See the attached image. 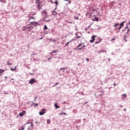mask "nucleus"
<instances>
[{"label": "nucleus", "mask_w": 130, "mask_h": 130, "mask_svg": "<svg viewBox=\"0 0 130 130\" xmlns=\"http://www.w3.org/2000/svg\"><path fill=\"white\" fill-rule=\"evenodd\" d=\"M31 107H32V105H31Z\"/></svg>", "instance_id": "nucleus-54"}, {"label": "nucleus", "mask_w": 130, "mask_h": 130, "mask_svg": "<svg viewBox=\"0 0 130 130\" xmlns=\"http://www.w3.org/2000/svg\"><path fill=\"white\" fill-rule=\"evenodd\" d=\"M10 70L13 72V71H16V70H17V68L15 67L14 69L11 68Z\"/></svg>", "instance_id": "nucleus-24"}, {"label": "nucleus", "mask_w": 130, "mask_h": 130, "mask_svg": "<svg viewBox=\"0 0 130 130\" xmlns=\"http://www.w3.org/2000/svg\"><path fill=\"white\" fill-rule=\"evenodd\" d=\"M58 84H59L58 82L56 83L55 85L53 86V87H55V86H56V85H58Z\"/></svg>", "instance_id": "nucleus-28"}, {"label": "nucleus", "mask_w": 130, "mask_h": 130, "mask_svg": "<svg viewBox=\"0 0 130 130\" xmlns=\"http://www.w3.org/2000/svg\"><path fill=\"white\" fill-rule=\"evenodd\" d=\"M58 51V50H54L52 51L51 53H56Z\"/></svg>", "instance_id": "nucleus-18"}, {"label": "nucleus", "mask_w": 130, "mask_h": 130, "mask_svg": "<svg viewBox=\"0 0 130 130\" xmlns=\"http://www.w3.org/2000/svg\"><path fill=\"white\" fill-rule=\"evenodd\" d=\"M70 42H72V41L68 42V43H66L64 46H69V44L70 43Z\"/></svg>", "instance_id": "nucleus-21"}, {"label": "nucleus", "mask_w": 130, "mask_h": 130, "mask_svg": "<svg viewBox=\"0 0 130 130\" xmlns=\"http://www.w3.org/2000/svg\"><path fill=\"white\" fill-rule=\"evenodd\" d=\"M47 29H48V27H47V26L46 25H45L44 26V30H47Z\"/></svg>", "instance_id": "nucleus-20"}, {"label": "nucleus", "mask_w": 130, "mask_h": 130, "mask_svg": "<svg viewBox=\"0 0 130 130\" xmlns=\"http://www.w3.org/2000/svg\"><path fill=\"white\" fill-rule=\"evenodd\" d=\"M7 63L8 66H12V64H13V63L10 62V60H7Z\"/></svg>", "instance_id": "nucleus-15"}, {"label": "nucleus", "mask_w": 130, "mask_h": 130, "mask_svg": "<svg viewBox=\"0 0 130 130\" xmlns=\"http://www.w3.org/2000/svg\"><path fill=\"white\" fill-rule=\"evenodd\" d=\"M54 106H55L56 109H57V108H60V107L57 106V103H55Z\"/></svg>", "instance_id": "nucleus-13"}, {"label": "nucleus", "mask_w": 130, "mask_h": 130, "mask_svg": "<svg viewBox=\"0 0 130 130\" xmlns=\"http://www.w3.org/2000/svg\"><path fill=\"white\" fill-rule=\"evenodd\" d=\"M37 99V97H36V98L35 99V100H36Z\"/></svg>", "instance_id": "nucleus-40"}, {"label": "nucleus", "mask_w": 130, "mask_h": 130, "mask_svg": "<svg viewBox=\"0 0 130 130\" xmlns=\"http://www.w3.org/2000/svg\"><path fill=\"white\" fill-rule=\"evenodd\" d=\"M1 3H6V1L5 0H0Z\"/></svg>", "instance_id": "nucleus-26"}, {"label": "nucleus", "mask_w": 130, "mask_h": 130, "mask_svg": "<svg viewBox=\"0 0 130 130\" xmlns=\"http://www.w3.org/2000/svg\"><path fill=\"white\" fill-rule=\"evenodd\" d=\"M126 38H127V37H126V36H124L123 37V39L124 40L125 42H127V40H126Z\"/></svg>", "instance_id": "nucleus-14"}, {"label": "nucleus", "mask_w": 130, "mask_h": 130, "mask_svg": "<svg viewBox=\"0 0 130 130\" xmlns=\"http://www.w3.org/2000/svg\"><path fill=\"white\" fill-rule=\"evenodd\" d=\"M89 60H90L89 59V58H86V61L89 62Z\"/></svg>", "instance_id": "nucleus-32"}, {"label": "nucleus", "mask_w": 130, "mask_h": 130, "mask_svg": "<svg viewBox=\"0 0 130 130\" xmlns=\"http://www.w3.org/2000/svg\"><path fill=\"white\" fill-rule=\"evenodd\" d=\"M26 114V111H22L21 113H20L19 114V115L20 116V117H22V116H24L25 114Z\"/></svg>", "instance_id": "nucleus-10"}, {"label": "nucleus", "mask_w": 130, "mask_h": 130, "mask_svg": "<svg viewBox=\"0 0 130 130\" xmlns=\"http://www.w3.org/2000/svg\"><path fill=\"white\" fill-rule=\"evenodd\" d=\"M27 28H30V26H27Z\"/></svg>", "instance_id": "nucleus-48"}, {"label": "nucleus", "mask_w": 130, "mask_h": 130, "mask_svg": "<svg viewBox=\"0 0 130 130\" xmlns=\"http://www.w3.org/2000/svg\"><path fill=\"white\" fill-rule=\"evenodd\" d=\"M47 123H48V124L50 123V119H48L47 120Z\"/></svg>", "instance_id": "nucleus-27"}, {"label": "nucleus", "mask_w": 130, "mask_h": 130, "mask_svg": "<svg viewBox=\"0 0 130 130\" xmlns=\"http://www.w3.org/2000/svg\"><path fill=\"white\" fill-rule=\"evenodd\" d=\"M100 42H101V41H100L99 42H95V43H100Z\"/></svg>", "instance_id": "nucleus-33"}, {"label": "nucleus", "mask_w": 130, "mask_h": 130, "mask_svg": "<svg viewBox=\"0 0 130 130\" xmlns=\"http://www.w3.org/2000/svg\"><path fill=\"white\" fill-rule=\"evenodd\" d=\"M68 3H69V4H71V1H68Z\"/></svg>", "instance_id": "nucleus-38"}, {"label": "nucleus", "mask_w": 130, "mask_h": 130, "mask_svg": "<svg viewBox=\"0 0 130 130\" xmlns=\"http://www.w3.org/2000/svg\"><path fill=\"white\" fill-rule=\"evenodd\" d=\"M35 15V13H34V14H33V16H34Z\"/></svg>", "instance_id": "nucleus-49"}, {"label": "nucleus", "mask_w": 130, "mask_h": 130, "mask_svg": "<svg viewBox=\"0 0 130 130\" xmlns=\"http://www.w3.org/2000/svg\"><path fill=\"white\" fill-rule=\"evenodd\" d=\"M23 31H25V29H23Z\"/></svg>", "instance_id": "nucleus-51"}, {"label": "nucleus", "mask_w": 130, "mask_h": 130, "mask_svg": "<svg viewBox=\"0 0 130 130\" xmlns=\"http://www.w3.org/2000/svg\"><path fill=\"white\" fill-rule=\"evenodd\" d=\"M114 40V39H113L112 40H111V41Z\"/></svg>", "instance_id": "nucleus-46"}, {"label": "nucleus", "mask_w": 130, "mask_h": 130, "mask_svg": "<svg viewBox=\"0 0 130 130\" xmlns=\"http://www.w3.org/2000/svg\"><path fill=\"white\" fill-rule=\"evenodd\" d=\"M53 41L54 42H55V40H53Z\"/></svg>", "instance_id": "nucleus-41"}, {"label": "nucleus", "mask_w": 130, "mask_h": 130, "mask_svg": "<svg viewBox=\"0 0 130 130\" xmlns=\"http://www.w3.org/2000/svg\"><path fill=\"white\" fill-rule=\"evenodd\" d=\"M62 70V72H64V71H66L65 69H64V68H61L60 70Z\"/></svg>", "instance_id": "nucleus-29"}, {"label": "nucleus", "mask_w": 130, "mask_h": 130, "mask_svg": "<svg viewBox=\"0 0 130 130\" xmlns=\"http://www.w3.org/2000/svg\"><path fill=\"white\" fill-rule=\"evenodd\" d=\"M125 22L124 21H123L121 23V24H120V26H121V27H122V26H123V24H124Z\"/></svg>", "instance_id": "nucleus-22"}, {"label": "nucleus", "mask_w": 130, "mask_h": 130, "mask_svg": "<svg viewBox=\"0 0 130 130\" xmlns=\"http://www.w3.org/2000/svg\"><path fill=\"white\" fill-rule=\"evenodd\" d=\"M63 114H64V115H67V114L66 113H63Z\"/></svg>", "instance_id": "nucleus-37"}, {"label": "nucleus", "mask_w": 130, "mask_h": 130, "mask_svg": "<svg viewBox=\"0 0 130 130\" xmlns=\"http://www.w3.org/2000/svg\"><path fill=\"white\" fill-rule=\"evenodd\" d=\"M31 19H35V17L33 16V15L31 17H29V19H28V22L31 21Z\"/></svg>", "instance_id": "nucleus-16"}, {"label": "nucleus", "mask_w": 130, "mask_h": 130, "mask_svg": "<svg viewBox=\"0 0 130 130\" xmlns=\"http://www.w3.org/2000/svg\"><path fill=\"white\" fill-rule=\"evenodd\" d=\"M82 43H80L77 47H76V49H77V50H82V49H83V47H80V46H82Z\"/></svg>", "instance_id": "nucleus-9"}, {"label": "nucleus", "mask_w": 130, "mask_h": 130, "mask_svg": "<svg viewBox=\"0 0 130 130\" xmlns=\"http://www.w3.org/2000/svg\"><path fill=\"white\" fill-rule=\"evenodd\" d=\"M32 104H33V105H34L35 107H37V106H38V104L33 103Z\"/></svg>", "instance_id": "nucleus-23"}, {"label": "nucleus", "mask_w": 130, "mask_h": 130, "mask_svg": "<svg viewBox=\"0 0 130 130\" xmlns=\"http://www.w3.org/2000/svg\"><path fill=\"white\" fill-rule=\"evenodd\" d=\"M34 83H37V81L34 78L31 79L29 81V84H30V85H33Z\"/></svg>", "instance_id": "nucleus-4"}, {"label": "nucleus", "mask_w": 130, "mask_h": 130, "mask_svg": "<svg viewBox=\"0 0 130 130\" xmlns=\"http://www.w3.org/2000/svg\"><path fill=\"white\" fill-rule=\"evenodd\" d=\"M122 31H124L125 33H128L129 32V28H128V27L127 25L125 27V29H123Z\"/></svg>", "instance_id": "nucleus-7"}, {"label": "nucleus", "mask_w": 130, "mask_h": 130, "mask_svg": "<svg viewBox=\"0 0 130 130\" xmlns=\"http://www.w3.org/2000/svg\"><path fill=\"white\" fill-rule=\"evenodd\" d=\"M44 20H45V21H46V22H49V21H50V20H46L45 19Z\"/></svg>", "instance_id": "nucleus-34"}, {"label": "nucleus", "mask_w": 130, "mask_h": 130, "mask_svg": "<svg viewBox=\"0 0 130 130\" xmlns=\"http://www.w3.org/2000/svg\"><path fill=\"white\" fill-rule=\"evenodd\" d=\"M7 78H8V77L6 76V77H5V78L7 79Z\"/></svg>", "instance_id": "nucleus-45"}, {"label": "nucleus", "mask_w": 130, "mask_h": 130, "mask_svg": "<svg viewBox=\"0 0 130 130\" xmlns=\"http://www.w3.org/2000/svg\"><path fill=\"white\" fill-rule=\"evenodd\" d=\"M48 59H51V57H50V58H48Z\"/></svg>", "instance_id": "nucleus-39"}, {"label": "nucleus", "mask_w": 130, "mask_h": 130, "mask_svg": "<svg viewBox=\"0 0 130 130\" xmlns=\"http://www.w3.org/2000/svg\"><path fill=\"white\" fill-rule=\"evenodd\" d=\"M93 17H94V21H96V22H98V21H99V18H98L97 17H95V15H93Z\"/></svg>", "instance_id": "nucleus-17"}, {"label": "nucleus", "mask_w": 130, "mask_h": 130, "mask_svg": "<svg viewBox=\"0 0 130 130\" xmlns=\"http://www.w3.org/2000/svg\"><path fill=\"white\" fill-rule=\"evenodd\" d=\"M95 37H97V36H95V35H93L92 37H91V38H92V40H90L89 41V42L90 43H93V42H94V41H95Z\"/></svg>", "instance_id": "nucleus-5"}, {"label": "nucleus", "mask_w": 130, "mask_h": 130, "mask_svg": "<svg viewBox=\"0 0 130 130\" xmlns=\"http://www.w3.org/2000/svg\"><path fill=\"white\" fill-rule=\"evenodd\" d=\"M52 15H53V16H54L55 17H56L57 14V13H56V12L54 11V12L52 13Z\"/></svg>", "instance_id": "nucleus-19"}, {"label": "nucleus", "mask_w": 130, "mask_h": 130, "mask_svg": "<svg viewBox=\"0 0 130 130\" xmlns=\"http://www.w3.org/2000/svg\"><path fill=\"white\" fill-rule=\"evenodd\" d=\"M103 52H106V50H101L99 51V53H103Z\"/></svg>", "instance_id": "nucleus-12"}, {"label": "nucleus", "mask_w": 130, "mask_h": 130, "mask_svg": "<svg viewBox=\"0 0 130 130\" xmlns=\"http://www.w3.org/2000/svg\"><path fill=\"white\" fill-rule=\"evenodd\" d=\"M75 35L76 36L77 39H80V38H81V37H82V34H81L80 33H76Z\"/></svg>", "instance_id": "nucleus-6"}, {"label": "nucleus", "mask_w": 130, "mask_h": 130, "mask_svg": "<svg viewBox=\"0 0 130 130\" xmlns=\"http://www.w3.org/2000/svg\"><path fill=\"white\" fill-rule=\"evenodd\" d=\"M123 111H126V108H124V109H123Z\"/></svg>", "instance_id": "nucleus-36"}, {"label": "nucleus", "mask_w": 130, "mask_h": 130, "mask_svg": "<svg viewBox=\"0 0 130 130\" xmlns=\"http://www.w3.org/2000/svg\"><path fill=\"white\" fill-rule=\"evenodd\" d=\"M75 19H76V20H79V17H75Z\"/></svg>", "instance_id": "nucleus-35"}, {"label": "nucleus", "mask_w": 130, "mask_h": 130, "mask_svg": "<svg viewBox=\"0 0 130 130\" xmlns=\"http://www.w3.org/2000/svg\"><path fill=\"white\" fill-rule=\"evenodd\" d=\"M120 29H121V26H120V25H119V24L117 23L115 25V30H118V31H119V30H120Z\"/></svg>", "instance_id": "nucleus-3"}, {"label": "nucleus", "mask_w": 130, "mask_h": 130, "mask_svg": "<svg viewBox=\"0 0 130 130\" xmlns=\"http://www.w3.org/2000/svg\"><path fill=\"white\" fill-rule=\"evenodd\" d=\"M28 32H30V29H29Z\"/></svg>", "instance_id": "nucleus-50"}, {"label": "nucleus", "mask_w": 130, "mask_h": 130, "mask_svg": "<svg viewBox=\"0 0 130 130\" xmlns=\"http://www.w3.org/2000/svg\"><path fill=\"white\" fill-rule=\"evenodd\" d=\"M55 4L56 5V6H57V5H58V3L57 2H55Z\"/></svg>", "instance_id": "nucleus-31"}, {"label": "nucleus", "mask_w": 130, "mask_h": 130, "mask_svg": "<svg viewBox=\"0 0 130 130\" xmlns=\"http://www.w3.org/2000/svg\"><path fill=\"white\" fill-rule=\"evenodd\" d=\"M121 107H122V106H121Z\"/></svg>", "instance_id": "nucleus-53"}, {"label": "nucleus", "mask_w": 130, "mask_h": 130, "mask_svg": "<svg viewBox=\"0 0 130 130\" xmlns=\"http://www.w3.org/2000/svg\"><path fill=\"white\" fill-rule=\"evenodd\" d=\"M123 95H125V96L124 97V98H126V94H124L122 95V96H123Z\"/></svg>", "instance_id": "nucleus-30"}, {"label": "nucleus", "mask_w": 130, "mask_h": 130, "mask_svg": "<svg viewBox=\"0 0 130 130\" xmlns=\"http://www.w3.org/2000/svg\"><path fill=\"white\" fill-rule=\"evenodd\" d=\"M39 2L38 1V2H37V9H39V11H40V9H41V8H42V5L39 4Z\"/></svg>", "instance_id": "nucleus-8"}, {"label": "nucleus", "mask_w": 130, "mask_h": 130, "mask_svg": "<svg viewBox=\"0 0 130 130\" xmlns=\"http://www.w3.org/2000/svg\"><path fill=\"white\" fill-rule=\"evenodd\" d=\"M30 22V25L32 28L36 27L37 25H38V22L35 21H29Z\"/></svg>", "instance_id": "nucleus-2"}, {"label": "nucleus", "mask_w": 130, "mask_h": 130, "mask_svg": "<svg viewBox=\"0 0 130 130\" xmlns=\"http://www.w3.org/2000/svg\"><path fill=\"white\" fill-rule=\"evenodd\" d=\"M44 113H45V109H43L42 110V112L41 111L39 112L40 115H43Z\"/></svg>", "instance_id": "nucleus-11"}, {"label": "nucleus", "mask_w": 130, "mask_h": 130, "mask_svg": "<svg viewBox=\"0 0 130 130\" xmlns=\"http://www.w3.org/2000/svg\"><path fill=\"white\" fill-rule=\"evenodd\" d=\"M27 27H29V24L27 25Z\"/></svg>", "instance_id": "nucleus-47"}, {"label": "nucleus", "mask_w": 130, "mask_h": 130, "mask_svg": "<svg viewBox=\"0 0 130 130\" xmlns=\"http://www.w3.org/2000/svg\"><path fill=\"white\" fill-rule=\"evenodd\" d=\"M0 71H0V76H1V75H2V73H4L5 72V70H2L0 69Z\"/></svg>", "instance_id": "nucleus-25"}, {"label": "nucleus", "mask_w": 130, "mask_h": 130, "mask_svg": "<svg viewBox=\"0 0 130 130\" xmlns=\"http://www.w3.org/2000/svg\"><path fill=\"white\" fill-rule=\"evenodd\" d=\"M62 114H63V113H62L61 114V115H62Z\"/></svg>", "instance_id": "nucleus-44"}, {"label": "nucleus", "mask_w": 130, "mask_h": 130, "mask_svg": "<svg viewBox=\"0 0 130 130\" xmlns=\"http://www.w3.org/2000/svg\"><path fill=\"white\" fill-rule=\"evenodd\" d=\"M23 126H24V128H25V130L33 129L34 124H33L32 122L27 123L24 125Z\"/></svg>", "instance_id": "nucleus-1"}, {"label": "nucleus", "mask_w": 130, "mask_h": 130, "mask_svg": "<svg viewBox=\"0 0 130 130\" xmlns=\"http://www.w3.org/2000/svg\"><path fill=\"white\" fill-rule=\"evenodd\" d=\"M68 0H64V2H68Z\"/></svg>", "instance_id": "nucleus-42"}, {"label": "nucleus", "mask_w": 130, "mask_h": 130, "mask_svg": "<svg viewBox=\"0 0 130 130\" xmlns=\"http://www.w3.org/2000/svg\"><path fill=\"white\" fill-rule=\"evenodd\" d=\"M83 47H85V45L83 46Z\"/></svg>", "instance_id": "nucleus-52"}, {"label": "nucleus", "mask_w": 130, "mask_h": 130, "mask_svg": "<svg viewBox=\"0 0 130 130\" xmlns=\"http://www.w3.org/2000/svg\"><path fill=\"white\" fill-rule=\"evenodd\" d=\"M95 11V9H93V12H94Z\"/></svg>", "instance_id": "nucleus-43"}]
</instances>
